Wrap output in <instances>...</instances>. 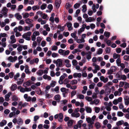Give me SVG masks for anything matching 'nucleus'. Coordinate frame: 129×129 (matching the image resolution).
<instances>
[{"mask_svg": "<svg viewBox=\"0 0 129 129\" xmlns=\"http://www.w3.org/2000/svg\"><path fill=\"white\" fill-rule=\"evenodd\" d=\"M124 87L125 89L129 88V84L126 82H125Z\"/></svg>", "mask_w": 129, "mask_h": 129, "instance_id": "de8ad7c7", "label": "nucleus"}, {"mask_svg": "<svg viewBox=\"0 0 129 129\" xmlns=\"http://www.w3.org/2000/svg\"><path fill=\"white\" fill-rule=\"evenodd\" d=\"M56 82L55 81H52L51 83L50 84V87H54L56 84Z\"/></svg>", "mask_w": 129, "mask_h": 129, "instance_id": "8fccbe9b", "label": "nucleus"}, {"mask_svg": "<svg viewBox=\"0 0 129 129\" xmlns=\"http://www.w3.org/2000/svg\"><path fill=\"white\" fill-rule=\"evenodd\" d=\"M77 83V80L74 79L72 80L71 82V84L72 85L76 84Z\"/></svg>", "mask_w": 129, "mask_h": 129, "instance_id": "13d9d810", "label": "nucleus"}, {"mask_svg": "<svg viewBox=\"0 0 129 129\" xmlns=\"http://www.w3.org/2000/svg\"><path fill=\"white\" fill-rule=\"evenodd\" d=\"M14 16L16 18L19 20L22 19V16L19 14V13H16L14 15Z\"/></svg>", "mask_w": 129, "mask_h": 129, "instance_id": "4be33fe9", "label": "nucleus"}, {"mask_svg": "<svg viewBox=\"0 0 129 129\" xmlns=\"http://www.w3.org/2000/svg\"><path fill=\"white\" fill-rule=\"evenodd\" d=\"M47 7V5L45 4H43L40 7L41 9V10H43L45 9Z\"/></svg>", "mask_w": 129, "mask_h": 129, "instance_id": "c03bdc74", "label": "nucleus"}, {"mask_svg": "<svg viewBox=\"0 0 129 129\" xmlns=\"http://www.w3.org/2000/svg\"><path fill=\"white\" fill-rule=\"evenodd\" d=\"M86 111L88 113H91L92 112L91 108L90 107H85Z\"/></svg>", "mask_w": 129, "mask_h": 129, "instance_id": "a878e982", "label": "nucleus"}, {"mask_svg": "<svg viewBox=\"0 0 129 129\" xmlns=\"http://www.w3.org/2000/svg\"><path fill=\"white\" fill-rule=\"evenodd\" d=\"M8 9L6 7H3L1 11V13L4 14L5 16H7Z\"/></svg>", "mask_w": 129, "mask_h": 129, "instance_id": "20e7f679", "label": "nucleus"}, {"mask_svg": "<svg viewBox=\"0 0 129 129\" xmlns=\"http://www.w3.org/2000/svg\"><path fill=\"white\" fill-rule=\"evenodd\" d=\"M103 52V50L101 48H99L98 51L97 52V53L98 54L100 55L102 54Z\"/></svg>", "mask_w": 129, "mask_h": 129, "instance_id": "a19ab883", "label": "nucleus"}, {"mask_svg": "<svg viewBox=\"0 0 129 129\" xmlns=\"http://www.w3.org/2000/svg\"><path fill=\"white\" fill-rule=\"evenodd\" d=\"M82 74L81 73H75L73 74V76L74 78L78 77L80 78Z\"/></svg>", "mask_w": 129, "mask_h": 129, "instance_id": "a211bd4d", "label": "nucleus"}, {"mask_svg": "<svg viewBox=\"0 0 129 129\" xmlns=\"http://www.w3.org/2000/svg\"><path fill=\"white\" fill-rule=\"evenodd\" d=\"M64 50H63L61 49H59L58 51V53L60 55H62V54L64 52Z\"/></svg>", "mask_w": 129, "mask_h": 129, "instance_id": "338daca9", "label": "nucleus"}, {"mask_svg": "<svg viewBox=\"0 0 129 129\" xmlns=\"http://www.w3.org/2000/svg\"><path fill=\"white\" fill-rule=\"evenodd\" d=\"M17 88V86L15 84H12L11 87V89L12 91H13L16 90Z\"/></svg>", "mask_w": 129, "mask_h": 129, "instance_id": "412c9836", "label": "nucleus"}, {"mask_svg": "<svg viewBox=\"0 0 129 129\" xmlns=\"http://www.w3.org/2000/svg\"><path fill=\"white\" fill-rule=\"evenodd\" d=\"M110 69L113 72L116 71L117 68L115 66H112L110 67Z\"/></svg>", "mask_w": 129, "mask_h": 129, "instance_id": "a18cd8bd", "label": "nucleus"}, {"mask_svg": "<svg viewBox=\"0 0 129 129\" xmlns=\"http://www.w3.org/2000/svg\"><path fill=\"white\" fill-rule=\"evenodd\" d=\"M30 85V82L29 81H27L23 83V86L24 87H26L29 86Z\"/></svg>", "mask_w": 129, "mask_h": 129, "instance_id": "58836bf2", "label": "nucleus"}, {"mask_svg": "<svg viewBox=\"0 0 129 129\" xmlns=\"http://www.w3.org/2000/svg\"><path fill=\"white\" fill-rule=\"evenodd\" d=\"M122 75V73L120 71L118 72L116 74V78L118 80H120L121 79V76Z\"/></svg>", "mask_w": 129, "mask_h": 129, "instance_id": "9b49d317", "label": "nucleus"}, {"mask_svg": "<svg viewBox=\"0 0 129 129\" xmlns=\"http://www.w3.org/2000/svg\"><path fill=\"white\" fill-rule=\"evenodd\" d=\"M105 51L107 53H110L111 51L110 48V47H108L106 48L105 49Z\"/></svg>", "mask_w": 129, "mask_h": 129, "instance_id": "69168bd1", "label": "nucleus"}, {"mask_svg": "<svg viewBox=\"0 0 129 129\" xmlns=\"http://www.w3.org/2000/svg\"><path fill=\"white\" fill-rule=\"evenodd\" d=\"M73 120H69L67 123L68 126H72L73 124Z\"/></svg>", "mask_w": 129, "mask_h": 129, "instance_id": "72a5a7b5", "label": "nucleus"}, {"mask_svg": "<svg viewBox=\"0 0 129 129\" xmlns=\"http://www.w3.org/2000/svg\"><path fill=\"white\" fill-rule=\"evenodd\" d=\"M123 58L124 60L127 61H129V56L125 55L124 56Z\"/></svg>", "mask_w": 129, "mask_h": 129, "instance_id": "bf43d9fd", "label": "nucleus"}, {"mask_svg": "<svg viewBox=\"0 0 129 129\" xmlns=\"http://www.w3.org/2000/svg\"><path fill=\"white\" fill-rule=\"evenodd\" d=\"M100 108L99 107H96L94 108V110L95 112L96 113H99V112L100 111Z\"/></svg>", "mask_w": 129, "mask_h": 129, "instance_id": "0e129e2a", "label": "nucleus"}, {"mask_svg": "<svg viewBox=\"0 0 129 129\" xmlns=\"http://www.w3.org/2000/svg\"><path fill=\"white\" fill-rule=\"evenodd\" d=\"M79 44H81L82 43H84L85 42L84 39H83L82 38L80 39H78V37L75 40Z\"/></svg>", "mask_w": 129, "mask_h": 129, "instance_id": "f3484780", "label": "nucleus"}, {"mask_svg": "<svg viewBox=\"0 0 129 129\" xmlns=\"http://www.w3.org/2000/svg\"><path fill=\"white\" fill-rule=\"evenodd\" d=\"M86 24H83L82 25V27H81L78 31V33L79 34H81L82 32L83 31L85 28Z\"/></svg>", "mask_w": 129, "mask_h": 129, "instance_id": "9d476101", "label": "nucleus"}, {"mask_svg": "<svg viewBox=\"0 0 129 129\" xmlns=\"http://www.w3.org/2000/svg\"><path fill=\"white\" fill-rule=\"evenodd\" d=\"M70 53V51L69 50H67L66 51L64 50V51L63 54H62V55L63 56H66V55H68Z\"/></svg>", "mask_w": 129, "mask_h": 129, "instance_id": "c9c22d12", "label": "nucleus"}, {"mask_svg": "<svg viewBox=\"0 0 129 129\" xmlns=\"http://www.w3.org/2000/svg\"><path fill=\"white\" fill-rule=\"evenodd\" d=\"M43 77V78L45 80L47 79L48 80H50L51 79V77L50 76H48L46 74L44 75Z\"/></svg>", "mask_w": 129, "mask_h": 129, "instance_id": "393cba45", "label": "nucleus"}, {"mask_svg": "<svg viewBox=\"0 0 129 129\" xmlns=\"http://www.w3.org/2000/svg\"><path fill=\"white\" fill-rule=\"evenodd\" d=\"M82 11L83 12H85L87 10V6L85 5H84L82 6Z\"/></svg>", "mask_w": 129, "mask_h": 129, "instance_id": "49530a36", "label": "nucleus"}, {"mask_svg": "<svg viewBox=\"0 0 129 129\" xmlns=\"http://www.w3.org/2000/svg\"><path fill=\"white\" fill-rule=\"evenodd\" d=\"M92 53L90 51H89L88 52L86 53V58L88 61L91 58V55Z\"/></svg>", "mask_w": 129, "mask_h": 129, "instance_id": "dca6fc26", "label": "nucleus"}, {"mask_svg": "<svg viewBox=\"0 0 129 129\" xmlns=\"http://www.w3.org/2000/svg\"><path fill=\"white\" fill-rule=\"evenodd\" d=\"M96 118L95 116L93 115L91 118H90L89 117L86 118V120L88 123L89 124H88L89 127H92V125L94 124V120Z\"/></svg>", "mask_w": 129, "mask_h": 129, "instance_id": "f257e3e1", "label": "nucleus"}, {"mask_svg": "<svg viewBox=\"0 0 129 129\" xmlns=\"http://www.w3.org/2000/svg\"><path fill=\"white\" fill-rule=\"evenodd\" d=\"M20 76V74L19 73H17L14 76V79L15 80H17L18 78Z\"/></svg>", "mask_w": 129, "mask_h": 129, "instance_id": "4d7b16f0", "label": "nucleus"}, {"mask_svg": "<svg viewBox=\"0 0 129 129\" xmlns=\"http://www.w3.org/2000/svg\"><path fill=\"white\" fill-rule=\"evenodd\" d=\"M123 113L121 111H118L117 113V116L119 117H122L123 116Z\"/></svg>", "mask_w": 129, "mask_h": 129, "instance_id": "3c124183", "label": "nucleus"}, {"mask_svg": "<svg viewBox=\"0 0 129 129\" xmlns=\"http://www.w3.org/2000/svg\"><path fill=\"white\" fill-rule=\"evenodd\" d=\"M25 22L27 24H30L32 23L34 21L33 20L27 18L25 20Z\"/></svg>", "mask_w": 129, "mask_h": 129, "instance_id": "b1692460", "label": "nucleus"}, {"mask_svg": "<svg viewBox=\"0 0 129 129\" xmlns=\"http://www.w3.org/2000/svg\"><path fill=\"white\" fill-rule=\"evenodd\" d=\"M73 65V66H76L78 64V62L76 60H73L72 61Z\"/></svg>", "mask_w": 129, "mask_h": 129, "instance_id": "680f3d73", "label": "nucleus"}, {"mask_svg": "<svg viewBox=\"0 0 129 129\" xmlns=\"http://www.w3.org/2000/svg\"><path fill=\"white\" fill-rule=\"evenodd\" d=\"M116 63L118 66H119V64L121 63V59L120 58H118L116 60Z\"/></svg>", "mask_w": 129, "mask_h": 129, "instance_id": "ea45409f", "label": "nucleus"}, {"mask_svg": "<svg viewBox=\"0 0 129 129\" xmlns=\"http://www.w3.org/2000/svg\"><path fill=\"white\" fill-rule=\"evenodd\" d=\"M17 84L18 85H20L22 84L24 81V79L20 78L17 80Z\"/></svg>", "mask_w": 129, "mask_h": 129, "instance_id": "f8f14e48", "label": "nucleus"}, {"mask_svg": "<svg viewBox=\"0 0 129 129\" xmlns=\"http://www.w3.org/2000/svg\"><path fill=\"white\" fill-rule=\"evenodd\" d=\"M14 74L13 72H11L9 74V75L10 78H12L14 76Z\"/></svg>", "mask_w": 129, "mask_h": 129, "instance_id": "774afa93", "label": "nucleus"}, {"mask_svg": "<svg viewBox=\"0 0 129 129\" xmlns=\"http://www.w3.org/2000/svg\"><path fill=\"white\" fill-rule=\"evenodd\" d=\"M83 122V121L82 120H80L78 121V124L79 127L80 128L81 127V124Z\"/></svg>", "mask_w": 129, "mask_h": 129, "instance_id": "052dcab7", "label": "nucleus"}, {"mask_svg": "<svg viewBox=\"0 0 129 129\" xmlns=\"http://www.w3.org/2000/svg\"><path fill=\"white\" fill-rule=\"evenodd\" d=\"M31 33L30 31H28L27 33L24 34L23 35V36H30L31 35Z\"/></svg>", "mask_w": 129, "mask_h": 129, "instance_id": "6e6d98bb", "label": "nucleus"}, {"mask_svg": "<svg viewBox=\"0 0 129 129\" xmlns=\"http://www.w3.org/2000/svg\"><path fill=\"white\" fill-rule=\"evenodd\" d=\"M67 25V27L68 28V30L69 31H71L73 29V28L72 27V24L70 22H68L66 23Z\"/></svg>", "mask_w": 129, "mask_h": 129, "instance_id": "6e6552de", "label": "nucleus"}, {"mask_svg": "<svg viewBox=\"0 0 129 129\" xmlns=\"http://www.w3.org/2000/svg\"><path fill=\"white\" fill-rule=\"evenodd\" d=\"M36 73L38 76H41L43 73V71L42 70H40L37 72Z\"/></svg>", "mask_w": 129, "mask_h": 129, "instance_id": "bb28decb", "label": "nucleus"}, {"mask_svg": "<svg viewBox=\"0 0 129 129\" xmlns=\"http://www.w3.org/2000/svg\"><path fill=\"white\" fill-rule=\"evenodd\" d=\"M123 123V120H121L117 122L116 123V125L118 126L120 125H122Z\"/></svg>", "mask_w": 129, "mask_h": 129, "instance_id": "e433bc0d", "label": "nucleus"}, {"mask_svg": "<svg viewBox=\"0 0 129 129\" xmlns=\"http://www.w3.org/2000/svg\"><path fill=\"white\" fill-rule=\"evenodd\" d=\"M17 89H19L20 91L22 92H24L25 91H29L31 90V89L30 87H26L24 88L22 87L21 86H18Z\"/></svg>", "mask_w": 129, "mask_h": 129, "instance_id": "f03ea898", "label": "nucleus"}, {"mask_svg": "<svg viewBox=\"0 0 129 129\" xmlns=\"http://www.w3.org/2000/svg\"><path fill=\"white\" fill-rule=\"evenodd\" d=\"M120 55L118 54H117L116 53H114L113 55V57L114 59H116L117 58H120Z\"/></svg>", "mask_w": 129, "mask_h": 129, "instance_id": "c85d7f7f", "label": "nucleus"}, {"mask_svg": "<svg viewBox=\"0 0 129 129\" xmlns=\"http://www.w3.org/2000/svg\"><path fill=\"white\" fill-rule=\"evenodd\" d=\"M95 125L96 128L97 129L100 128L101 126L99 122L96 123L95 124Z\"/></svg>", "mask_w": 129, "mask_h": 129, "instance_id": "79ce46f5", "label": "nucleus"}, {"mask_svg": "<svg viewBox=\"0 0 129 129\" xmlns=\"http://www.w3.org/2000/svg\"><path fill=\"white\" fill-rule=\"evenodd\" d=\"M121 94V93L118 92V91H115L114 93V94L115 96H119Z\"/></svg>", "mask_w": 129, "mask_h": 129, "instance_id": "864d4df0", "label": "nucleus"}, {"mask_svg": "<svg viewBox=\"0 0 129 129\" xmlns=\"http://www.w3.org/2000/svg\"><path fill=\"white\" fill-rule=\"evenodd\" d=\"M82 4L81 1H80L79 3H76L74 6V7L75 9H77L80 7L81 4Z\"/></svg>", "mask_w": 129, "mask_h": 129, "instance_id": "cd10ccee", "label": "nucleus"}, {"mask_svg": "<svg viewBox=\"0 0 129 129\" xmlns=\"http://www.w3.org/2000/svg\"><path fill=\"white\" fill-rule=\"evenodd\" d=\"M38 15H39L44 19H46L47 17V14H43L42 12L40 11H39L37 12Z\"/></svg>", "mask_w": 129, "mask_h": 129, "instance_id": "7ed1b4c3", "label": "nucleus"}, {"mask_svg": "<svg viewBox=\"0 0 129 129\" xmlns=\"http://www.w3.org/2000/svg\"><path fill=\"white\" fill-rule=\"evenodd\" d=\"M23 122V121L22 119L20 117L17 118V123L19 125H22Z\"/></svg>", "mask_w": 129, "mask_h": 129, "instance_id": "ddd939ff", "label": "nucleus"}, {"mask_svg": "<svg viewBox=\"0 0 129 129\" xmlns=\"http://www.w3.org/2000/svg\"><path fill=\"white\" fill-rule=\"evenodd\" d=\"M110 35V32L106 31H105L104 33V35L108 38L109 37Z\"/></svg>", "mask_w": 129, "mask_h": 129, "instance_id": "4c0bfd02", "label": "nucleus"}, {"mask_svg": "<svg viewBox=\"0 0 129 129\" xmlns=\"http://www.w3.org/2000/svg\"><path fill=\"white\" fill-rule=\"evenodd\" d=\"M119 66H120L121 68V70H123L125 67V66L124 64L123 63H121L119 64Z\"/></svg>", "mask_w": 129, "mask_h": 129, "instance_id": "e2e57ef3", "label": "nucleus"}, {"mask_svg": "<svg viewBox=\"0 0 129 129\" xmlns=\"http://www.w3.org/2000/svg\"><path fill=\"white\" fill-rule=\"evenodd\" d=\"M61 2V0H56L55 5L57 8H58L59 7Z\"/></svg>", "mask_w": 129, "mask_h": 129, "instance_id": "6ab92c4d", "label": "nucleus"}, {"mask_svg": "<svg viewBox=\"0 0 129 129\" xmlns=\"http://www.w3.org/2000/svg\"><path fill=\"white\" fill-rule=\"evenodd\" d=\"M56 66L57 67H61L62 65V60L61 59H58L57 60Z\"/></svg>", "mask_w": 129, "mask_h": 129, "instance_id": "423d86ee", "label": "nucleus"}, {"mask_svg": "<svg viewBox=\"0 0 129 129\" xmlns=\"http://www.w3.org/2000/svg\"><path fill=\"white\" fill-rule=\"evenodd\" d=\"M51 50L52 51H56L58 49V47L57 46L55 45L52 46V47Z\"/></svg>", "mask_w": 129, "mask_h": 129, "instance_id": "37998d69", "label": "nucleus"}, {"mask_svg": "<svg viewBox=\"0 0 129 129\" xmlns=\"http://www.w3.org/2000/svg\"><path fill=\"white\" fill-rule=\"evenodd\" d=\"M99 5L98 4H96L95 5L94 4H93L92 9L94 12H95L96 11V10L95 9V8L98 9L99 8Z\"/></svg>", "mask_w": 129, "mask_h": 129, "instance_id": "0eeeda50", "label": "nucleus"}, {"mask_svg": "<svg viewBox=\"0 0 129 129\" xmlns=\"http://www.w3.org/2000/svg\"><path fill=\"white\" fill-rule=\"evenodd\" d=\"M48 26V24H46L44 26V28L46 29V31H49L50 30V28Z\"/></svg>", "mask_w": 129, "mask_h": 129, "instance_id": "7c9ffc66", "label": "nucleus"}, {"mask_svg": "<svg viewBox=\"0 0 129 129\" xmlns=\"http://www.w3.org/2000/svg\"><path fill=\"white\" fill-rule=\"evenodd\" d=\"M10 39L11 40L10 43L11 44H13L15 43L16 41V39H15V37L14 35H12L10 37Z\"/></svg>", "mask_w": 129, "mask_h": 129, "instance_id": "39448f33", "label": "nucleus"}, {"mask_svg": "<svg viewBox=\"0 0 129 129\" xmlns=\"http://www.w3.org/2000/svg\"><path fill=\"white\" fill-rule=\"evenodd\" d=\"M111 92V90L109 89H106L105 94L106 96H108Z\"/></svg>", "mask_w": 129, "mask_h": 129, "instance_id": "2f4dec72", "label": "nucleus"}, {"mask_svg": "<svg viewBox=\"0 0 129 129\" xmlns=\"http://www.w3.org/2000/svg\"><path fill=\"white\" fill-rule=\"evenodd\" d=\"M23 16V18H24L25 19L28 17L29 16V14L28 13H25L24 14H22Z\"/></svg>", "mask_w": 129, "mask_h": 129, "instance_id": "f704fd0d", "label": "nucleus"}, {"mask_svg": "<svg viewBox=\"0 0 129 129\" xmlns=\"http://www.w3.org/2000/svg\"><path fill=\"white\" fill-rule=\"evenodd\" d=\"M122 97H119L117 100L115 99L113 102V103L115 105H116L119 102H121L122 100Z\"/></svg>", "mask_w": 129, "mask_h": 129, "instance_id": "1a4fd4ad", "label": "nucleus"}, {"mask_svg": "<svg viewBox=\"0 0 129 129\" xmlns=\"http://www.w3.org/2000/svg\"><path fill=\"white\" fill-rule=\"evenodd\" d=\"M85 21L87 22H91L92 21V18L91 17H89L88 18H88L85 20Z\"/></svg>", "mask_w": 129, "mask_h": 129, "instance_id": "5fc2aeb1", "label": "nucleus"}, {"mask_svg": "<svg viewBox=\"0 0 129 129\" xmlns=\"http://www.w3.org/2000/svg\"><path fill=\"white\" fill-rule=\"evenodd\" d=\"M30 27L29 26H25L23 29V30L24 31H29L30 30Z\"/></svg>", "mask_w": 129, "mask_h": 129, "instance_id": "09e8293b", "label": "nucleus"}, {"mask_svg": "<svg viewBox=\"0 0 129 129\" xmlns=\"http://www.w3.org/2000/svg\"><path fill=\"white\" fill-rule=\"evenodd\" d=\"M76 32L74 31L73 33H72L71 34V36L74 39L75 41L76 39H77L78 37L76 35Z\"/></svg>", "mask_w": 129, "mask_h": 129, "instance_id": "5701e85b", "label": "nucleus"}, {"mask_svg": "<svg viewBox=\"0 0 129 129\" xmlns=\"http://www.w3.org/2000/svg\"><path fill=\"white\" fill-rule=\"evenodd\" d=\"M71 115L73 117L78 118L80 116V114L79 113L73 112L72 113Z\"/></svg>", "mask_w": 129, "mask_h": 129, "instance_id": "aec40b11", "label": "nucleus"}, {"mask_svg": "<svg viewBox=\"0 0 129 129\" xmlns=\"http://www.w3.org/2000/svg\"><path fill=\"white\" fill-rule=\"evenodd\" d=\"M99 103V100L98 99H95L94 100V101H91L90 102L91 104H93L94 103L96 105L98 104Z\"/></svg>", "mask_w": 129, "mask_h": 129, "instance_id": "473e14b6", "label": "nucleus"}, {"mask_svg": "<svg viewBox=\"0 0 129 129\" xmlns=\"http://www.w3.org/2000/svg\"><path fill=\"white\" fill-rule=\"evenodd\" d=\"M52 56L53 58H55L58 57L59 56V54L57 53H53L52 54Z\"/></svg>", "mask_w": 129, "mask_h": 129, "instance_id": "603ef678", "label": "nucleus"}, {"mask_svg": "<svg viewBox=\"0 0 129 129\" xmlns=\"http://www.w3.org/2000/svg\"><path fill=\"white\" fill-rule=\"evenodd\" d=\"M125 103L126 105L129 104V97H124Z\"/></svg>", "mask_w": 129, "mask_h": 129, "instance_id": "c756f323", "label": "nucleus"}, {"mask_svg": "<svg viewBox=\"0 0 129 129\" xmlns=\"http://www.w3.org/2000/svg\"><path fill=\"white\" fill-rule=\"evenodd\" d=\"M7 123V121L5 120H3L0 122V126L1 127H3Z\"/></svg>", "mask_w": 129, "mask_h": 129, "instance_id": "2eb2a0df", "label": "nucleus"}, {"mask_svg": "<svg viewBox=\"0 0 129 129\" xmlns=\"http://www.w3.org/2000/svg\"><path fill=\"white\" fill-rule=\"evenodd\" d=\"M59 119H58V121L60 122H61L63 121V115L61 113H60L58 114Z\"/></svg>", "mask_w": 129, "mask_h": 129, "instance_id": "4468645a", "label": "nucleus"}]
</instances>
